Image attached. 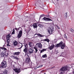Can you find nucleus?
<instances>
[{
    "mask_svg": "<svg viewBox=\"0 0 74 74\" xmlns=\"http://www.w3.org/2000/svg\"><path fill=\"white\" fill-rule=\"evenodd\" d=\"M69 70V67H67L66 66H63L61 69H60L59 71H61V74H64V71H67Z\"/></svg>",
    "mask_w": 74,
    "mask_h": 74,
    "instance_id": "nucleus-1",
    "label": "nucleus"
},
{
    "mask_svg": "<svg viewBox=\"0 0 74 74\" xmlns=\"http://www.w3.org/2000/svg\"><path fill=\"white\" fill-rule=\"evenodd\" d=\"M61 47V49H63L65 47V44L64 43L63 44V42L62 41H61L58 44L55 45V47Z\"/></svg>",
    "mask_w": 74,
    "mask_h": 74,
    "instance_id": "nucleus-2",
    "label": "nucleus"
},
{
    "mask_svg": "<svg viewBox=\"0 0 74 74\" xmlns=\"http://www.w3.org/2000/svg\"><path fill=\"white\" fill-rule=\"evenodd\" d=\"M10 34H8L7 35L6 37V40L7 41V46H9V47H10V45H9L10 44Z\"/></svg>",
    "mask_w": 74,
    "mask_h": 74,
    "instance_id": "nucleus-3",
    "label": "nucleus"
},
{
    "mask_svg": "<svg viewBox=\"0 0 74 74\" xmlns=\"http://www.w3.org/2000/svg\"><path fill=\"white\" fill-rule=\"evenodd\" d=\"M28 52L25 54V55H26L27 57H29L30 56V54L33 53V50L32 49L29 48L28 49Z\"/></svg>",
    "mask_w": 74,
    "mask_h": 74,
    "instance_id": "nucleus-4",
    "label": "nucleus"
},
{
    "mask_svg": "<svg viewBox=\"0 0 74 74\" xmlns=\"http://www.w3.org/2000/svg\"><path fill=\"white\" fill-rule=\"evenodd\" d=\"M54 27L53 26H52L50 28H49L48 29V32L49 34H52V32L54 30Z\"/></svg>",
    "mask_w": 74,
    "mask_h": 74,
    "instance_id": "nucleus-5",
    "label": "nucleus"
},
{
    "mask_svg": "<svg viewBox=\"0 0 74 74\" xmlns=\"http://www.w3.org/2000/svg\"><path fill=\"white\" fill-rule=\"evenodd\" d=\"M1 67H3V68H5L7 67V62L6 61H3L1 63Z\"/></svg>",
    "mask_w": 74,
    "mask_h": 74,
    "instance_id": "nucleus-6",
    "label": "nucleus"
},
{
    "mask_svg": "<svg viewBox=\"0 0 74 74\" xmlns=\"http://www.w3.org/2000/svg\"><path fill=\"white\" fill-rule=\"evenodd\" d=\"M36 47H37L38 48H40V49H42V45L40 43H37L36 45Z\"/></svg>",
    "mask_w": 74,
    "mask_h": 74,
    "instance_id": "nucleus-7",
    "label": "nucleus"
},
{
    "mask_svg": "<svg viewBox=\"0 0 74 74\" xmlns=\"http://www.w3.org/2000/svg\"><path fill=\"white\" fill-rule=\"evenodd\" d=\"M22 30H20L18 32V34L17 36V37H18V38H21V37H22Z\"/></svg>",
    "mask_w": 74,
    "mask_h": 74,
    "instance_id": "nucleus-8",
    "label": "nucleus"
},
{
    "mask_svg": "<svg viewBox=\"0 0 74 74\" xmlns=\"http://www.w3.org/2000/svg\"><path fill=\"white\" fill-rule=\"evenodd\" d=\"M34 37L35 38H36V37H42L43 36L42 34H40L36 33L34 35Z\"/></svg>",
    "mask_w": 74,
    "mask_h": 74,
    "instance_id": "nucleus-9",
    "label": "nucleus"
},
{
    "mask_svg": "<svg viewBox=\"0 0 74 74\" xmlns=\"http://www.w3.org/2000/svg\"><path fill=\"white\" fill-rule=\"evenodd\" d=\"M1 57L3 58H7L8 57V53H7V55L3 53H1Z\"/></svg>",
    "mask_w": 74,
    "mask_h": 74,
    "instance_id": "nucleus-10",
    "label": "nucleus"
},
{
    "mask_svg": "<svg viewBox=\"0 0 74 74\" xmlns=\"http://www.w3.org/2000/svg\"><path fill=\"white\" fill-rule=\"evenodd\" d=\"M43 19H44V21H52V20L49 18H47L44 17L43 18Z\"/></svg>",
    "mask_w": 74,
    "mask_h": 74,
    "instance_id": "nucleus-11",
    "label": "nucleus"
},
{
    "mask_svg": "<svg viewBox=\"0 0 74 74\" xmlns=\"http://www.w3.org/2000/svg\"><path fill=\"white\" fill-rule=\"evenodd\" d=\"M31 61L30 58L27 57L25 59V62L27 63H29Z\"/></svg>",
    "mask_w": 74,
    "mask_h": 74,
    "instance_id": "nucleus-12",
    "label": "nucleus"
},
{
    "mask_svg": "<svg viewBox=\"0 0 74 74\" xmlns=\"http://www.w3.org/2000/svg\"><path fill=\"white\" fill-rule=\"evenodd\" d=\"M14 71L16 73H19L21 72V69H14Z\"/></svg>",
    "mask_w": 74,
    "mask_h": 74,
    "instance_id": "nucleus-13",
    "label": "nucleus"
},
{
    "mask_svg": "<svg viewBox=\"0 0 74 74\" xmlns=\"http://www.w3.org/2000/svg\"><path fill=\"white\" fill-rule=\"evenodd\" d=\"M33 27L34 29H37V23H34L33 25Z\"/></svg>",
    "mask_w": 74,
    "mask_h": 74,
    "instance_id": "nucleus-14",
    "label": "nucleus"
},
{
    "mask_svg": "<svg viewBox=\"0 0 74 74\" xmlns=\"http://www.w3.org/2000/svg\"><path fill=\"white\" fill-rule=\"evenodd\" d=\"M20 53H21V52H15L14 53L13 55H17L18 56L20 55Z\"/></svg>",
    "mask_w": 74,
    "mask_h": 74,
    "instance_id": "nucleus-15",
    "label": "nucleus"
},
{
    "mask_svg": "<svg viewBox=\"0 0 74 74\" xmlns=\"http://www.w3.org/2000/svg\"><path fill=\"white\" fill-rule=\"evenodd\" d=\"M54 47H55V45L53 44L52 45H51V46L49 47V50H52V49H53Z\"/></svg>",
    "mask_w": 74,
    "mask_h": 74,
    "instance_id": "nucleus-16",
    "label": "nucleus"
},
{
    "mask_svg": "<svg viewBox=\"0 0 74 74\" xmlns=\"http://www.w3.org/2000/svg\"><path fill=\"white\" fill-rule=\"evenodd\" d=\"M23 51L25 53H26H26H28V49H25V48L23 50Z\"/></svg>",
    "mask_w": 74,
    "mask_h": 74,
    "instance_id": "nucleus-17",
    "label": "nucleus"
},
{
    "mask_svg": "<svg viewBox=\"0 0 74 74\" xmlns=\"http://www.w3.org/2000/svg\"><path fill=\"white\" fill-rule=\"evenodd\" d=\"M12 57H13L14 59H16L17 60H19V58H18L17 57V56H12Z\"/></svg>",
    "mask_w": 74,
    "mask_h": 74,
    "instance_id": "nucleus-18",
    "label": "nucleus"
},
{
    "mask_svg": "<svg viewBox=\"0 0 74 74\" xmlns=\"http://www.w3.org/2000/svg\"><path fill=\"white\" fill-rule=\"evenodd\" d=\"M43 41H47V42H48V43L50 41L49 40L48 38H47L46 39H45L43 40Z\"/></svg>",
    "mask_w": 74,
    "mask_h": 74,
    "instance_id": "nucleus-19",
    "label": "nucleus"
},
{
    "mask_svg": "<svg viewBox=\"0 0 74 74\" xmlns=\"http://www.w3.org/2000/svg\"><path fill=\"white\" fill-rule=\"evenodd\" d=\"M18 42L16 41H15L14 42L13 44L14 46H16L18 45Z\"/></svg>",
    "mask_w": 74,
    "mask_h": 74,
    "instance_id": "nucleus-20",
    "label": "nucleus"
},
{
    "mask_svg": "<svg viewBox=\"0 0 74 74\" xmlns=\"http://www.w3.org/2000/svg\"><path fill=\"white\" fill-rule=\"evenodd\" d=\"M47 51L46 49H43L42 50H41L40 53H42L43 52H44V51Z\"/></svg>",
    "mask_w": 74,
    "mask_h": 74,
    "instance_id": "nucleus-21",
    "label": "nucleus"
},
{
    "mask_svg": "<svg viewBox=\"0 0 74 74\" xmlns=\"http://www.w3.org/2000/svg\"><path fill=\"white\" fill-rule=\"evenodd\" d=\"M24 46L25 49H28V45H27V44H26L25 45H24Z\"/></svg>",
    "mask_w": 74,
    "mask_h": 74,
    "instance_id": "nucleus-22",
    "label": "nucleus"
},
{
    "mask_svg": "<svg viewBox=\"0 0 74 74\" xmlns=\"http://www.w3.org/2000/svg\"><path fill=\"white\" fill-rule=\"evenodd\" d=\"M35 50V53H37L38 52V49H37V48L36 47H34L33 48Z\"/></svg>",
    "mask_w": 74,
    "mask_h": 74,
    "instance_id": "nucleus-23",
    "label": "nucleus"
},
{
    "mask_svg": "<svg viewBox=\"0 0 74 74\" xmlns=\"http://www.w3.org/2000/svg\"><path fill=\"white\" fill-rule=\"evenodd\" d=\"M47 54H45L44 55H43L42 56V57L43 58H47Z\"/></svg>",
    "mask_w": 74,
    "mask_h": 74,
    "instance_id": "nucleus-24",
    "label": "nucleus"
},
{
    "mask_svg": "<svg viewBox=\"0 0 74 74\" xmlns=\"http://www.w3.org/2000/svg\"><path fill=\"white\" fill-rule=\"evenodd\" d=\"M32 42H29V47H32Z\"/></svg>",
    "mask_w": 74,
    "mask_h": 74,
    "instance_id": "nucleus-25",
    "label": "nucleus"
},
{
    "mask_svg": "<svg viewBox=\"0 0 74 74\" xmlns=\"http://www.w3.org/2000/svg\"><path fill=\"white\" fill-rule=\"evenodd\" d=\"M38 26L40 27V28H42L43 27V25L42 24H39Z\"/></svg>",
    "mask_w": 74,
    "mask_h": 74,
    "instance_id": "nucleus-26",
    "label": "nucleus"
},
{
    "mask_svg": "<svg viewBox=\"0 0 74 74\" xmlns=\"http://www.w3.org/2000/svg\"><path fill=\"white\" fill-rule=\"evenodd\" d=\"M1 49H2V50H3V51H7V49L5 47H2Z\"/></svg>",
    "mask_w": 74,
    "mask_h": 74,
    "instance_id": "nucleus-27",
    "label": "nucleus"
},
{
    "mask_svg": "<svg viewBox=\"0 0 74 74\" xmlns=\"http://www.w3.org/2000/svg\"><path fill=\"white\" fill-rule=\"evenodd\" d=\"M21 46L20 48L18 49H21V48H22V47H23V45H22V44L21 43Z\"/></svg>",
    "mask_w": 74,
    "mask_h": 74,
    "instance_id": "nucleus-28",
    "label": "nucleus"
},
{
    "mask_svg": "<svg viewBox=\"0 0 74 74\" xmlns=\"http://www.w3.org/2000/svg\"><path fill=\"white\" fill-rule=\"evenodd\" d=\"M15 30H16V31H18L19 30V28H15Z\"/></svg>",
    "mask_w": 74,
    "mask_h": 74,
    "instance_id": "nucleus-29",
    "label": "nucleus"
},
{
    "mask_svg": "<svg viewBox=\"0 0 74 74\" xmlns=\"http://www.w3.org/2000/svg\"><path fill=\"white\" fill-rule=\"evenodd\" d=\"M4 73V74H7V71H5Z\"/></svg>",
    "mask_w": 74,
    "mask_h": 74,
    "instance_id": "nucleus-30",
    "label": "nucleus"
},
{
    "mask_svg": "<svg viewBox=\"0 0 74 74\" xmlns=\"http://www.w3.org/2000/svg\"><path fill=\"white\" fill-rule=\"evenodd\" d=\"M14 33H15V30H13V32H12V34H14Z\"/></svg>",
    "mask_w": 74,
    "mask_h": 74,
    "instance_id": "nucleus-31",
    "label": "nucleus"
},
{
    "mask_svg": "<svg viewBox=\"0 0 74 74\" xmlns=\"http://www.w3.org/2000/svg\"><path fill=\"white\" fill-rule=\"evenodd\" d=\"M65 15L66 17H67V12L65 14Z\"/></svg>",
    "mask_w": 74,
    "mask_h": 74,
    "instance_id": "nucleus-32",
    "label": "nucleus"
},
{
    "mask_svg": "<svg viewBox=\"0 0 74 74\" xmlns=\"http://www.w3.org/2000/svg\"><path fill=\"white\" fill-rule=\"evenodd\" d=\"M64 38H67V36H66V34H64Z\"/></svg>",
    "mask_w": 74,
    "mask_h": 74,
    "instance_id": "nucleus-33",
    "label": "nucleus"
},
{
    "mask_svg": "<svg viewBox=\"0 0 74 74\" xmlns=\"http://www.w3.org/2000/svg\"><path fill=\"white\" fill-rule=\"evenodd\" d=\"M44 16V14H42L40 16L41 17H42Z\"/></svg>",
    "mask_w": 74,
    "mask_h": 74,
    "instance_id": "nucleus-34",
    "label": "nucleus"
},
{
    "mask_svg": "<svg viewBox=\"0 0 74 74\" xmlns=\"http://www.w3.org/2000/svg\"><path fill=\"white\" fill-rule=\"evenodd\" d=\"M42 67V65H41L39 66L38 67Z\"/></svg>",
    "mask_w": 74,
    "mask_h": 74,
    "instance_id": "nucleus-35",
    "label": "nucleus"
},
{
    "mask_svg": "<svg viewBox=\"0 0 74 74\" xmlns=\"http://www.w3.org/2000/svg\"><path fill=\"white\" fill-rule=\"evenodd\" d=\"M57 27L58 29H60V28L58 26H57Z\"/></svg>",
    "mask_w": 74,
    "mask_h": 74,
    "instance_id": "nucleus-36",
    "label": "nucleus"
},
{
    "mask_svg": "<svg viewBox=\"0 0 74 74\" xmlns=\"http://www.w3.org/2000/svg\"><path fill=\"white\" fill-rule=\"evenodd\" d=\"M71 32H73V33L74 32V30L72 29V30H71Z\"/></svg>",
    "mask_w": 74,
    "mask_h": 74,
    "instance_id": "nucleus-37",
    "label": "nucleus"
},
{
    "mask_svg": "<svg viewBox=\"0 0 74 74\" xmlns=\"http://www.w3.org/2000/svg\"><path fill=\"white\" fill-rule=\"evenodd\" d=\"M55 66H54L51 68V69H53V68H55Z\"/></svg>",
    "mask_w": 74,
    "mask_h": 74,
    "instance_id": "nucleus-38",
    "label": "nucleus"
},
{
    "mask_svg": "<svg viewBox=\"0 0 74 74\" xmlns=\"http://www.w3.org/2000/svg\"><path fill=\"white\" fill-rule=\"evenodd\" d=\"M43 71H44L43 70V71H42L40 72V73H41L42 72H43Z\"/></svg>",
    "mask_w": 74,
    "mask_h": 74,
    "instance_id": "nucleus-39",
    "label": "nucleus"
},
{
    "mask_svg": "<svg viewBox=\"0 0 74 74\" xmlns=\"http://www.w3.org/2000/svg\"><path fill=\"white\" fill-rule=\"evenodd\" d=\"M73 74H74V71H73Z\"/></svg>",
    "mask_w": 74,
    "mask_h": 74,
    "instance_id": "nucleus-40",
    "label": "nucleus"
},
{
    "mask_svg": "<svg viewBox=\"0 0 74 74\" xmlns=\"http://www.w3.org/2000/svg\"><path fill=\"white\" fill-rule=\"evenodd\" d=\"M44 74H46V73H44Z\"/></svg>",
    "mask_w": 74,
    "mask_h": 74,
    "instance_id": "nucleus-41",
    "label": "nucleus"
},
{
    "mask_svg": "<svg viewBox=\"0 0 74 74\" xmlns=\"http://www.w3.org/2000/svg\"><path fill=\"white\" fill-rule=\"evenodd\" d=\"M57 1H59V0H57Z\"/></svg>",
    "mask_w": 74,
    "mask_h": 74,
    "instance_id": "nucleus-42",
    "label": "nucleus"
},
{
    "mask_svg": "<svg viewBox=\"0 0 74 74\" xmlns=\"http://www.w3.org/2000/svg\"><path fill=\"white\" fill-rule=\"evenodd\" d=\"M15 74H16V73H15Z\"/></svg>",
    "mask_w": 74,
    "mask_h": 74,
    "instance_id": "nucleus-43",
    "label": "nucleus"
}]
</instances>
